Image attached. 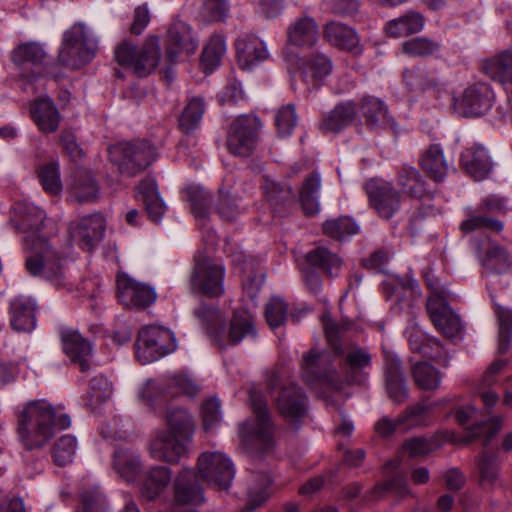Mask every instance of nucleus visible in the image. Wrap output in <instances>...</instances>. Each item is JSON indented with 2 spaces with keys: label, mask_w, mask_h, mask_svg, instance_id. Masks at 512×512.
<instances>
[{
  "label": "nucleus",
  "mask_w": 512,
  "mask_h": 512,
  "mask_svg": "<svg viewBox=\"0 0 512 512\" xmlns=\"http://www.w3.org/2000/svg\"><path fill=\"white\" fill-rule=\"evenodd\" d=\"M164 44L165 60L171 65L178 63L183 53L193 54L198 47L190 26L182 21L170 25Z\"/></svg>",
  "instance_id": "nucleus-16"
},
{
  "label": "nucleus",
  "mask_w": 512,
  "mask_h": 512,
  "mask_svg": "<svg viewBox=\"0 0 512 512\" xmlns=\"http://www.w3.org/2000/svg\"><path fill=\"white\" fill-rule=\"evenodd\" d=\"M301 369L304 381L311 387L332 385L334 382L336 369L328 352L310 349L303 356Z\"/></svg>",
  "instance_id": "nucleus-14"
},
{
  "label": "nucleus",
  "mask_w": 512,
  "mask_h": 512,
  "mask_svg": "<svg viewBox=\"0 0 512 512\" xmlns=\"http://www.w3.org/2000/svg\"><path fill=\"white\" fill-rule=\"evenodd\" d=\"M112 465L119 476L126 481L134 480L141 470L139 455L127 447L115 449Z\"/></svg>",
  "instance_id": "nucleus-40"
},
{
  "label": "nucleus",
  "mask_w": 512,
  "mask_h": 512,
  "mask_svg": "<svg viewBox=\"0 0 512 512\" xmlns=\"http://www.w3.org/2000/svg\"><path fill=\"white\" fill-rule=\"evenodd\" d=\"M35 303L25 297H16L10 303V325L18 332H30L35 328Z\"/></svg>",
  "instance_id": "nucleus-33"
},
{
  "label": "nucleus",
  "mask_w": 512,
  "mask_h": 512,
  "mask_svg": "<svg viewBox=\"0 0 512 512\" xmlns=\"http://www.w3.org/2000/svg\"><path fill=\"white\" fill-rule=\"evenodd\" d=\"M480 261L486 270L493 273H502L512 267V255L508 248L493 240H488Z\"/></svg>",
  "instance_id": "nucleus-35"
},
{
  "label": "nucleus",
  "mask_w": 512,
  "mask_h": 512,
  "mask_svg": "<svg viewBox=\"0 0 512 512\" xmlns=\"http://www.w3.org/2000/svg\"><path fill=\"white\" fill-rule=\"evenodd\" d=\"M95 40L89 35L83 23H75L63 34L57 61L62 67L79 69L94 57Z\"/></svg>",
  "instance_id": "nucleus-5"
},
{
  "label": "nucleus",
  "mask_w": 512,
  "mask_h": 512,
  "mask_svg": "<svg viewBox=\"0 0 512 512\" xmlns=\"http://www.w3.org/2000/svg\"><path fill=\"white\" fill-rule=\"evenodd\" d=\"M105 228L104 217L95 213L70 222L68 232L74 244L84 251L92 252L102 240Z\"/></svg>",
  "instance_id": "nucleus-12"
},
{
  "label": "nucleus",
  "mask_w": 512,
  "mask_h": 512,
  "mask_svg": "<svg viewBox=\"0 0 512 512\" xmlns=\"http://www.w3.org/2000/svg\"><path fill=\"white\" fill-rule=\"evenodd\" d=\"M406 337L413 352L437 360L441 342L434 337H427L418 327L413 326L406 330Z\"/></svg>",
  "instance_id": "nucleus-42"
},
{
  "label": "nucleus",
  "mask_w": 512,
  "mask_h": 512,
  "mask_svg": "<svg viewBox=\"0 0 512 512\" xmlns=\"http://www.w3.org/2000/svg\"><path fill=\"white\" fill-rule=\"evenodd\" d=\"M485 74L503 87H512V50H503L483 62Z\"/></svg>",
  "instance_id": "nucleus-32"
},
{
  "label": "nucleus",
  "mask_w": 512,
  "mask_h": 512,
  "mask_svg": "<svg viewBox=\"0 0 512 512\" xmlns=\"http://www.w3.org/2000/svg\"><path fill=\"white\" fill-rule=\"evenodd\" d=\"M463 169L476 181L485 179L492 170V161L487 150L481 145L466 148L460 159Z\"/></svg>",
  "instance_id": "nucleus-28"
},
{
  "label": "nucleus",
  "mask_w": 512,
  "mask_h": 512,
  "mask_svg": "<svg viewBox=\"0 0 512 512\" xmlns=\"http://www.w3.org/2000/svg\"><path fill=\"white\" fill-rule=\"evenodd\" d=\"M439 49L440 44L427 37H415L402 44L403 53L411 57H428Z\"/></svg>",
  "instance_id": "nucleus-63"
},
{
  "label": "nucleus",
  "mask_w": 512,
  "mask_h": 512,
  "mask_svg": "<svg viewBox=\"0 0 512 512\" xmlns=\"http://www.w3.org/2000/svg\"><path fill=\"white\" fill-rule=\"evenodd\" d=\"M425 19L414 10H408L397 18L391 19L385 25V32L393 38L407 37L423 30Z\"/></svg>",
  "instance_id": "nucleus-34"
},
{
  "label": "nucleus",
  "mask_w": 512,
  "mask_h": 512,
  "mask_svg": "<svg viewBox=\"0 0 512 512\" xmlns=\"http://www.w3.org/2000/svg\"><path fill=\"white\" fill-rule=\"evenodd\" d=\"M306 260L310 265L319 267L328 274H332L333 270L339 269L342 263L336 254L331 253L324 247H317L308 252Z\"/></svg>",
  "instance_id": "nucleus-62"
},
{
  "label": "nucleus",
  "mask_w": 512,
  "mask_h": 512,
  "mask_svg": "<svg viewBox=\"0 0 512 512\" xmlns=\"http://www.w3.org/2000/svg\"><path fill=\"white\" fill-rule=\"evenodd\" d=\"M30 113L41 132L50 134L57 131L61 115L52 99L49 97L36 99L31 104Z\"/></svg>",
  "instance_id": "nucleus-30"
},
{
  "label": "nucleus",
  "mask_w": 512,
  "mask_h": 512,
  "mask_svg": "<svg viewBox=\"0 0 512 512\" xmlns=\"http://www.w3.org/2000/svg\"><path fill=\"white\" fill-rule=\"evenodd\" d=\"M162 58L160 39L149 35L141 47L124 39L114 49V59L123 68L130 69L138 77H147L158 67Z\"/></svg>",
  "instance_id": "nucleus-3"
},
{
  "label": "nucleus",
  "mask_w": 512,
  "mask_h": 512,
  "mask_svg": "<svg viewBox=\"0 0 512 512\" xmlns=\"http://www.w3.org/2000/svg\"><path fill=\"white\" fill-rule=\"evenodd\" d=\"M109 158L122 175L135 176L156 159V148L146 140L119 142L109 147Z\"/></svg>",
  "instance_id": "nucleus-6"
},
{
  "label": "nucleus",
  "mask_w": 512,
  "mask_h": 512,
  "mask_svg": "<svg viewBox=\"0 0 512 512\" xmlns=\"http://www.w3.org/2000/svg\"><path fill=\"white\" fill-rule=\"evenodd\" d=\"M384 377L389 397L394 402H404L408 398V390L401 361L397 355L390 352L384 355Z\"/></svg>",
  "instance_id": "nucleus-27"
},
{
  "label": "nucleus",
  "mask_w": 512,
  "mask_h": 512,
  "mask_svg": "<svg viewBox=\"0 0 512 512\" xmlns=\"http://www.w3.org/2000/svg\"><path fill=\"white\" fill-rule=\"evenodd\" d=\"M328 41L343 50H352V29L340 22H331L325 28Z\"/></svg>",
  "instance_id": "nucleus-64"
},
{
  "label": "nucleus",
  "mask_w": 512,
  "mask_h": 512,
  "mask_svg": "<svg viewBox=\"0 0 512 512\" xmlns=\"http://www.w3.org/2000/svg\"><path fill=\"white\" fill-rule=\"evenodd\" d=\"M258 142L256 119L241 116L233 121L229 127L226 146L230 153L238 157H249L255 150Z\"/></svg>",
  "instance_id": "nucleus-11"
},
{
  "label": "nucleus",
  "mask_w": 512,
  "mask_h": 512,
  "mask_svg": "<svg viewBox=\"0 0 512 512\" xmlns=\"http://www.w3.org/2000/svg\"><path fill=\"white\" fill-rule=\"evenodd\" d=\"M171 482V470L166 466H154L148 470L143 482V494L153 500L159 496Z\"/></svg>",
  "instance_id": "nucleus-45"
},
{
  "label": "nucleus",
  "mask_w": 512,
  "mask_h": 512,
  "mask_svg": "<svg viewBox=\"0 0 512 512\" xmlns=\"http://www.w3.org/2000/svg\"><path fill=\"white\" fill-rule=\"evenodd\" d=\"M426 306L432 323L439 332L453 341L462 338L464 327L460 317L442 296L439 294L430 296Z\"/></svg>",
  "instance_id": "nucleus-13"
},
{
  "label": "nucleus",
  "mask_w": 512,
  "mask_h": 512,
  "mask_svg": "<svg viewBox=\"0 0 512 512\" xmlns=\"http://www.w3.org/2000/svg\"><path fill=\"white\" fill-rule=\"evenodd\" d=\"M412 376L416 385L423 390H435L441 383L439 371L427 362L413 365Z\"/></svg>",
  "instance_id": "nucleus-54"
},
{
  "label": "nucleus",
  "mask_w": 512,
  "mask_h": 512,
  "mask_svg": "<svg viewBox=\"0 0 512 512\" xmlns=\"http://www.w3.org/2000/svg\"><path fill=\"white\" fill-rule=\"evenodd\" d=\"M118 298L128 308H146L156 300L155 290L129 277L117 279Z\"/></svg>",
  "instance_id": "nucleus-20"
},
{
  "label": "nucleus",
  "mask_w": 512,
  "mask_h": 512,
  "mask_svg": "<svg viewBox=\"0 0 512 512\" xmlns=\"http://www.w3.org/2000/svg\"><path fill=\"white\" fill-rule=\"evenodd\" d=\"M506 365V360H496L486 370L479 383L478 393L488 409L494 407L498 402V395L491 390V387L498 382V376Z\"/></svg>",
  "instance_id": "nucleus-43"
},
{
  "label": "nucleus",
  "mask_w": 512,
  "mask_h": 512,
  "mask_svg": "<svg viewBox=\"0 0 512 512\" xmlns=\"http://www.w3.org/2000/svg\"><path fill=\"white\" fill-rule=\"evenodd\" d=\"M197 469L203 481L219 490H227L235 476L233 462L219 451L203 452L198 457Z\"/></svg>",
  "instance_id": "nucleus-10"
},
{
  "label": "nucleus",
  "mask_w": 512,
  "mask_h": 512,
  "mask_svg": "<svg viewBox=\"0 0 512 512\" xmlns=\"http://www.w3.org/2000/svg\"><path fill=\"white\" fill-rule=\"evenodd\" d=\"M137 191L149 218L153 222H159L166 211V206L159 196L155 181L153 179L142 180L137 186Z\"/></svg>",
  "instance_id": "nucleus-37"
},
{
  "label": "nucleus",
  "mask_w": 512,
  "mask_h": 512,
  "mask_svg": "<svg viewBox=\"0 0 512 512\" xmlns=\"http://www.w3.org/2000/svg\"><path fill=\"white\" fill-rule=\"evenodd\" d=\"M194 315L200 320L211 337L218 342L219 346H224L223 340L218 336L215 327L223 322V317L219 309L212 305L202 304L194 310Z\"/></svg>",
  "instance_id": "nucleus-55"
},
{
  "label": "nucleus",
  "mask_w": 512,
  "mask_h": 512,
  "mask_svg": "<svg viewBox=\"0 0 512 512\" xmlns=\"http://www.w3.org/2000/svg\"><path fill=\"white\" fill-rule=\"evenodd\" d=\"M81 512H109L105 495L99 487H86L80 494Z\"/></svg>",
  "instance_id": "nucleus-61"
},
{
  "label": "nucleus",
  "mask_w": 512,
  "mask_h": 512,
  "mask_svg": "<svg viewBox=\"0 0 512 512\" xmlns=\"http://www.w3.org/2000/svg\"><path fill=\"white\" fill-rule=\"evenodd\" d=\"M494 206L492 199H486L477 213L469 215V217L461 223L460 229L465 233L481 229L494 232L502 231L503 223L486 214V212H490Z\"/></svg>",
  "instance_id": "nucleus-38"
},
{
  "label": "nucleus",
  "mask_w": 512,
  "mask_h": 512,
  "mask_svg": "<svg viewBox=\"0 0 512 512\" xmlns=\"http://www.w3.org/2000/svg\"><path fill=\"white\" fill-rule=\"evenodd\" d=\"M500 462L498 457L483 453L478 461L479 484L484 489L495 487L499 479Z\"/></svg>",
  "instance_id": "nucleus-51"
},
{
  "label": "nucleus",
  "mask_w": 512,
  "mask_h": 512,
  "mask_svg": "<svg viewBox=\"0 0 512 512\" xmlns=\"http://www.w3.org/2000/svg\"><path fill=\"white\" fill-rule=\"evenodd\" d=\"M60 340L63 352L70 361L78 365L81 372L90 370L93 355L92 343L77 330L71 328H62L60 330Z\"/></svg>",
  "instance_id": "nucleus-18"
},
{
  "label": "nucleus",
  "mask_w": 512,
  "mask_h": 512,
  "mask_svg": "<svg viewBox=\"0 0 512 512\" xmlns=\"http://www.w3.org/2000/svg\"><path fill=\"white\" fill-rule=\"evenodd\" d=\"M383 293L387 300H394L399 310L410 309L420 296L418 284L413 280L400 277H389L382 283Z\"/></svg>",
  "instance_id": "nucleus-24"
},
{
  "label": "nucleus",
  "mask_w": 512,
  "mask_h": 512,
  "mask_svg": "<svg viewBox=\"0 0 512 512\" xmlns=\"http://www.w3.org/2000/svg\"><path fill=\"white\" fill-rule=\"evenodd\" d=\"M307 398L302 389L295 384L281 388L276 405L281 416L288 422L294 423L307 414Z\"/></svg>",
  "instance_id": "nucleus-21"
},
{
  "label": "nucleus",
  "mask_w": 512,
  "mask_h": 512,
  "mask_svg": "<svg viewBox=\"0 0 512 512\" xmlns=\"http://www.w3.org/2000/svg\"><path fill=\"white\" fill-rule=\"evenodd\" d=\"M431 410L432 404L427 402H420L414 406H410L398 417V424L403 426V431L426 426L430 420Z\"/></svg>",
  "instance_id": "nucleus-49"
},
{
  "label": "nucleus",
  "mask_w": 512,
  "mask_h": 512,
  "mask_svg": "<svg viewBox=\"0 0 512 512\" xmlns=\"http://www.w3.org/2000/svg\"><path fill=\"white\" fill-rule=\"evenodd\" d=\"M186 194L195 218L205 220L211 206L210 193L202 187L190 186L186 189Z\"/></svg>",
  "instance_id": "nucleus-58"
},
{
  "label": "nucleus",
  "mask_w": 512,
  "mask_h": 512,
  "mask_svg": "<svg viewBox=\"0 0 512 512\" xmlns=\"http://www.w3.org/2000/svg\"><path fill=\"white\" fill-rule=\"evenodd\" d=\"M358 111L372 128L397 129V123L389 114L386 105L375 97H364L359 103Z\"/></svg>",
  "instance_id": "nucleus-31"
},
{
  "label": "nucleus",
  "mask_w": 512,
  "mask_h": 512,
  "mask_svg": "<svg viewBox=\"0 0 512 512\" xmlns=\"http://www.w3.org/2000/svg\"><path fill=\"white\" fill-rule=\"evenodd\" d=\"M287 33L290 44L307 48L314 46L319 36L318 25L311 17L297 19L289 26Z\"/></svg>",
  "instance_id": "nucleus-36"
},
{
  "label": "nucleus",
  "mask_w": 512,
  "mask_h": 512,
  "mask_svg": "<svg viewBox=\"0 0 512 512\" xmlns=\"http://www.w3.org/2000/svg\"><path fill=\"white\" fill-rule=\"evenodd\" d=\"M167 393L171 396L186 395L194 397L199 393V386L186 374L176 373L165 379Z\"/></svg>",
  "instance_id": "nucleus-56"
},
{
  "label": "nucleus",
  "mask_w": 512,
  "mask_h": 512,
  "mask_svg": "<svg viewBox=\"0 0 512 512\" xmlns=\"http://www.w3.org/2000/svg\"><path fill=\"white\" fill-rule=\"evenodd\" d=\"M225 274L221 263L210 258L196 259L189 279L191 293L209 299L220 298L225 293Z\"/></svg>",
  "instance_id": "nucleus-8"
},
{
  "label": "nucleus",
  "mask_w": 512,
  "mask_h": 512,
  "mask_svg": "<svg viewBox=\"0 0 512 512\" xmlns=\"http://www.w3.org/2000/svg\"><path fill=\"white\" fill-rule=\"evenodd\" d=\"M248 336H256L254 318L247 310L237 309L230 320L227 333L228 343L233 346L238 345Z\"/></svg>",
  "instance_id": "nucleus-39"
},
{
  "label": "nucleus",
  "mask_w": 512,
  "mask_h": 512,
  "mask_svg": "<svg viewBox=\"0 0 512 512\" xmlns=\"http://www.w3.org/2000/svg\"><path fill=\"white\" fill-rule=\"evenodd\" d=\"M236 57L241 69L248 70L269 57L266 44L253 34H243L235 41Z\"/></svg>",
  "instance_id": "nucleus-23"
},
{
  "label": "nucleus",
  "mask_w": 512,
  "mask_h": 512,
  "mask_svg": "<svg viewBox=\"0 0 512 512\" xmlns=\"http://www.w3.org/2000/svg\"><path fill=\"white\" fill-rule=\"evenodd\" d=\"M423 170L436 182H442L448 174L449 163L445 159L443 149L435 144L431 145L420 160Z\"/></svg>",
  "instance_id": "nucleus-41"
},
{
  "label": "nucleus",
  "mask_w": 512,
  "mask_h": 512,
  "mask_svg": "<svg viewBox=\"0 0 512 512\" xmlns=\"http://www.w3.org/2000/svg\"><path fill=\"white\" fill-rule=\"evenodd\" d=\"M77 449V439L70 435L61 436L52 447V457L58 466L71 463Z\"/></svg>",
  "instance_id": "nucleus-60"
},
{
  "label": "nucleus",
  "mask_w": 512,
  "mask_h": 512,
  "mask_svg": "<svg viewBox=\"0 0 512 512\" xmlns=\"http://www.w3.org/2000/svg\"><path fill=\"white\" fill-rule=\"evenodd\" d=\"M37 175L43 189L52 195H57L62 190V182L60 179L59 163L51 161L40 166Z\"/></svg>",
  "instance_id": "nucleus-57"
},
{
  "label": "nucleus",
  "mask_w": 512,
  "mask_h": 512,
  "mask_svg": "<svg viewBox=\"0 0 512 512\" xmlns=\"http://www.w3.org/2000/svg\"><path fill=\"white\" fill-rule=\"evenodd\" d=\"M175 501L179 504L200 505L205 501L203 488L191 468H183L174 481Z\"/></svg>",
  "instance_id": "nucleus-26"
},
{
  "label": "nucleus",
  "mask_w": 512,
  "mask_h": 512,
  "mask_svg": "<svg viewBox=\"0 0 512 512\" xmlns=\"http://www.w3.org/2000/svg\"><path fill=\"white\" fill-rule=\"evenodd\" d=\"M167 429L171 434L182 437L186 441H192L194 435V422L191 415L183 408H174L168 411L166 416Z\"/></svg>",
  "instance_id": "nucleus-44"
},
{
  "label": "nucleus",
  "mask_w": 512,
  "mask_h": 512,
  "mask_svg": "<svg viewBox=\"0 0 512 512\" xmlns=\"http://www.w3.org/2000/svg\"><path fill=\"white\" fill-rule=\"evenodd\" d=\"M175 349L173 333L157 325H149L138 333L135 355L141 364L158 360Z\"/></svg>",
  "instance_id": "nucleus-9"
},
{
  "label": "nucleus",
  "mask_w": 512,
  "mask_h": 512,
  "mask_svg": "<svg viewBox=\"0 0 512 512\" xmlns=\"http://www.w3.org/2000/svg\"><path fill=\"white\" fill-rule=\"evenodd\" d=\"M206 105L202 97H192L185 106L180 118L179 127L182 132L189 134L198 126L205 112Z\"/></svg>",
  "instance_id": "nucleus-48"
},
{
  "label": "nucleus",
  "mask_w": 512,
  "mask_h": 512,
  "mask_svg": "<svg viewBox=\"0 0 512 512\" xmlns=\"http://www.w3.org/2000/svg\"><path fill=\"white\" fill-rule=\"evenodd\" d=\"M372 369V355L367 348L354 345V385L366 386Z\"/></svg>",
  "instance_id": "nucleus-59"
},
{
  "label": "nucleus",
  "mask_w": 512,
  "mask_h": 512,
  "mask_svg": "<svg viewBox=\"0 0 512 512\" xmlns=\"http://www.w3.org/2000/svg\"><path fill=\"white\" fill-rule=\"evenodd\" d=\"M321 322L325 337L329 346L333 349L335 357L344 356L343 364L348 373L352 369V350L346 338V334L350 330V323L348 321L342 324L336 323L328 311L322 314Z\"/></svg>",
  "instance_id": "nucleus-19"
},
{
  "label": "nucleus",
  "mask_w": 512,
  "mask_h": 512,
  "mask_svg": "<svg viewBox=\"0 0 512 512\" xmlns=\"http://www.w3.org/2000/svg\"><path fill=\"white\" fill-rule=\"evenodd\" d=\"M190 442L164 429L157 430L149 444V453L155 460L177 464L187 455V446Z\"/></svg>",
  "instance_id": "nucleus-17"
},
{
  "label": "nucleus",
  "mask_w": 512,
  "mask_h": 512,
  "mask_svg": "<svg viewBox=\"0 0 512 512\" xmlns=\"http://www.w3.org/2000/svg\"><path fill=\"white\" fill-rule=\"evenodd\" d=\"M403 191L414 198H422L426 194L425 182L416 168L404 166L398 178Z\"/></svg>",
  "instance_id": "nucleus-53"
},
{
  "label": "nucleus",
  "mask_w": 512,
  "mask_h": 512,
  "mask_svg": "<svg viewBox=\"0 0 512 512\" xmlns=\"http://www.w3.org/2000/svg\"><path fill=\"white\" fill-rule=\"evenodd\" d=\"M250 403L256 417L253 423H244L240 429V437L246 446L268 451L274 445L273 424L269 416L267 399L256 387L249 391Z\"/></svg>",
  "instance_id": "nucleus-4"
},
{
  "label": "nucleus",
  "mask_w": 512,
  "mask_h": 512,
  "mask_svg": "<svg viewBox=\"0 0 512 512\" xmlns=\"http://www.w3.org/2000/svg\"><path fill=\"white\" fill-rule=\"evenodd\" d=\"M11 61L28 82L44 76L55 79L60 76L56 71V64L48 63L46 51L37 42L19 44L11 52Z\"/></svg>",
  "instance_id": "nucleus-7"
},
{
  "label": "nucleus",
  "mask_w": 512,
  "mask_h": 512,
  "mask_svg": "<svg viewBox=\"0 0 512 512\" xmlns=\"http://www.w3.org/2000/svg\"><path fill=\"white\" fill-rule=\"evenodd\" d=\"M10 223L18 232L25 234L23 243L28 252L25 261L27 271L57 287H65V268L49 243L50 235L55 232L54 221L33 203L18 201L13 204Z\"/></svg>",
  "instance_id": "nucleus-1"
},
{
  "label": "nucleus",
  "mask_w": 512,
  "mask_h": 512,
  "mask_svg": "<svg viewBox=\"0 0 512 512\" xmlns=\"http://www.w3.org/2000/svg\"><path fill=\"white\" fill-rule=\"evenodd\" d=\"M226 53V41L223 36L213 35L205 46L201 63L206 73H212L221 63Z\"/></svg>",
  "instance_id": "nucleus-50"
},
{
  "label": "nucleus",
  "mask_w": 512,
  "mask_h": 512,
  "mask_svg": "<svg viewBox=\"0 0 512 512\" xmlns=\"http://www.w3.org/2000/svg\"><path fill=\"white\" fill-rule=\"evenodd\" d=\"M261 189L266 201L278 213H283L295 202L293 189L288 184L276 181L269 176L262 177Z\"/></svg>",
  "instance_id": "nucleus-29"
},
{
  "label": "nucleus",
  "mask_w": 512,
  "mask_h": 512,
  "mask_svg": "<svg viewBox=\"0 0 512 512\" xmlns=\"http://www.w3.org/2000/svg\"><path fill=\"white\" fill-rule=\"evenodd\" d=\"M18 435L28 450L45 445L58 430L70 427V416L46 400L28 402L19 412Z\"/></svg>",
  "instance_id": "nucleus-2"
},
{
  "label": "nucleus",
  "mask_w": 512,
  "mask_h": 512,
  "mask_svg": "<svg viewBox=\"0 0 512 512\" xmlns=\"http://www.w3.org/2000/svg\"><path fill=\"white\" fill-rule=\"evenodd\" d=\"M332 71V63L324 54L316 53L303 64L302 76L306 82L319 86L323 78Z\"/></svg>",
  "instance_id": "nucleus-47"
},
{
  "label": "nucleus",
  "mask_w": 512,
  "mask_h": 512,
  "mask_svg": "<svg viewBox=\"0 0 512 512\" xmlns=\"http://www.w3.org/2000/svg\"><path fill=\"white\" fill-rule=\"evenodd\" d=\"M494 98V92L490 85L479 83L464 90L459 106L466 116H481L491 109Z\"/></svg>",
  "instance_id": "nucleus-22"
},
{
  "label": "nucleus",
  "mask_w": 512,
  "mask_h": 512,
  "mask_svg": "<svg viewBox=\"0 0 512 512\" xmlns=\"http://www.w3.org/2000/svg\"><path fill=\"white\" fill-rule=\"evenodd\" d=\"M352 119L351 103H341L323 118L321 129L325 132L338 133L344 127L348 126Z\"/></svg>",
  "instance_id": "nucleus-52"
},
{
  "label": "nucleus",
  "mask_w": 512,
  "mask_h": 512,
  "mask_svg": "<svg viewBox=\"0 0 512 512\" xmlns=\"http://www.w3.org/2000/svg\"><path fill=\"white\" fill-rule=\"evenodd\" d=\"M402 80L409 92L420 94L426 91H440L443 81L434 69L425 66L406 68L402 72Z\"/></svg>",
  "instance_id": "nucleus-25"
},
{
  "label": "nucleus",
  "mask_w": 512,
  "mask_h": 512,
  "mask_svg": "<svg viewBox=\"0 0 512 512\" xmlns=\"http://www.w3.org/2000/svg\"><path fill=\"white\" fill-rule=\"evenodd\" d=\"M321 178L319 173H311L303 182L299 192V200L306 215H315L319 212V191Z\"/></svg>",
  "instance_id": "nucleus-46"
},
{
  "label": "nucleus",
  "mask_w": 512,
  "mask_h": 512,
  "mask_svg": "<svg viewBox=\"0 0 512 512\" xmlns=\"http://www.w3.org/2000/svg\"><path fill=\"white\" fill-rule=\"evenodd\" d=\"M371 206L386 219L391 218L401 206L400 194L390 182L372 178L365 183Z\"/></svg>",
  "instance_id": "nucleus-15"
}]
</instances>
